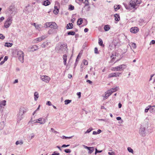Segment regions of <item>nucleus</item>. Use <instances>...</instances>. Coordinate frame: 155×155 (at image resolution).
Returning <instances> with one entry per match:
<instances>
[{
  "label": "nucleus",
  "instance_id": "obj_1",
  "mask_svg": "<svg viewBox=\"0 0 155 155\" xmlns=\"http://www.w3.org/2000/svg\"><path fill=\"white\" fill-rule=\"evenodd\" d=\"M15 53L17 55V57H18L20 61L22 63L24 61V54L23 52L20 50H17L15 51Z\"/></svg>",
  "mask_w": 155,
  "mask_h": 155
},
{
  "label": "nucleus",
  "instance_id": "obj_2",
  "mask_svg": "<svg viewBox=\"0 0 155 155\" xmlns=\"http://www.w3.org/2000/svg\"><path fill=\"white\" fill-rule=\"evenodd\" d=\"M67 50V45L66 44L61 45L57 50V52L60 54H63L66 53Z\"/></svg>",
  "mask_w": 155,
  "mask_h": 155
},
{
  "label": "nucleus",
  "instance_id": "obj_3",
  "mask_svg": "<svg viewBox=\"0 0 155 155\" xmlns=\"http://www.w3.org/2000/svg\"><path fill=\"white\" fill-rule=\"evenodd\" d=\"M45 27L46 28L49 27L51 28H57L58 26L56 24L53 22H46L44 25Z\"/></svg>",
  "mask_w": 155,
  "mask_h": 155
},
{
  "label": "nucleus",
  "instance_id": "obj_4",
  "mask_svg": "<svg viewBox=\"0 0 155 155\" xmlns=\"http://www.w3.org/2000/svg\"><path fill=\"white\" fill-rule=\"evenodd\" d=\"M25 112L24 110V108H20L18 114V122L20 121L21 120L23 119V116L24 113Z\"/></svg>",
  "mask_w": 155,
  "mask_h": 155
},
{
  "label": "nucleus",
  "instance_id": "obj_5",
  "mask_svg": "<svg viewBox=\"0 0 155 155\" xmlns=\"http://www.w3.org/2000/svg\"><path fill=\"white\" fill-rule=\"evenodd\" d=\"M12 21V18L10 17L8 18L4 24V26L6 28H8L11 25Z\"/></svg>",
  "mask_w": 155,
  "mask_h": 155
},
{
  "label": "nucleus",
  "instance_id": "obj_6",
  "mask_svg": "<svg viewBox=\"0 0 155 155\" xmlns=\"http://www.w3.org/2000/svg\"><path fill=\"white\" fill-rule=\"evenodd\" d=\"M119 89V87H113L112 88L108 90L107 91V92L110 95V96L113 92L116 91Z\"/></svg>",
  "mask_w": 155,
  "mask_h": 155
},
{
  "label": "nucleus",
  "instance_id": "obj_7",
  "mask_svg": "<svg viewBox=\"0 0 155 155\" xmlns=\"http://www.w3.org/2000/svg\"><path fill=\"white\" fill-rule=\"evenodd\" d=\"M139 133L142 136L144 137L146 135L145 127L141 126L139 130Z\"/></svg>",
  "mask_w": 155,
  "mask_h": 155
},
{
  "label": "nucleus",
  "instance_id": "obj_8",
  "mask_svg": "<svg viewBox=\"0 0 155 155\" xmlns=\"http://www.w3.org/2000/svg\"><path fill=\"white\" fill-rule=\"evenodd\" d=\"M41 78L42 80L47 83L49 82L50 80V78L46 75L41 76Z\"/></svg>",
  "mask_w": 155,
  "mask_h": 155
},
{
  "label": "nucleus",
  "instance_id": "obj_9",
  "mask_svg": "<svg viewBox=\"0 0 155 155\" xmlns=\"http://www.w3.org/2000/svg\"><path fill=\"white\" fill-rule=\"evenodd\" d=\"M134 0H130L129 3V6L131 8H135L137 6Z\"/></svg>",
  "mask_w": 155,
  "mask_h": 155
},
{
  "label": "nucleus",
  "instance_id": "obj_10",
  "mask_svg": "<svg viewBox=\"0 0 155 155\" xmlns=\"http://www.w3.org/2000/svg\"><path fill=\"white\" fill-rule=\"evenodd\" d=\"M139 29L137 27H134L130 29V31L133 33H136L139 31Z\"/></svg>",
  "mask_w": 155,
  "mask_h": 155
},
{
  "label": "nucleus",
  "instance_id": "obj_11",
  "mask_svg": "<svg viewBox=\"0 0 155 155\" xmlns=\"http://www.w3.org/2000/svg\"><path fill=\"white\" fill-rule=\"evenodd\" d=\"M118 71H120L121 70H123L124 69H125L126 68V66L125 64H121V65H119L118 66Z\"/></svg>",
  "mask_w": 155,
  "mask_h": 155
},
{
  "label": "nucleus",
  "instance_id": "obj_12",
  "mask_svg": "<svg viewBox=\"0 0 155 155\" xmlns=\"http://www.w3.org/2000/svg\"><path fill=\"white\" fill-rule=\"evenodd\" d=\"M37 121H39L38 122V123H39L42 124H43L45 123V119L41 118H39L37 120Z\"/></svg>",
  "mask_w": 155,
  "mask_h": 155
},
{
  "label": "nucleus",
  "instance_id": "obj_13",
  "mask_svg": "<svg viewBox=\"0 0 155 155\" xmlns=\"http://www.w3.org/2000/svg\"><path fill=\"white\" fill-rule=\"evenodd\" d=\"M50 43H49L47 42H45L43 43L41 45V46L42 48H45L46 47H48V46Z\"/></svg>",
  "mask_w": 155,
  "mask_h": 155
},
{
  "label": "nucleus",
  "instance_id": "obj_14",
  "mask_svg": "<svg viewBox=\"0 0 155 155\" xmlns=\"http://www.w3.org/2000/svg\"><path fill=\"white\" fill-rule=\"evenodd\" d=\"M121 74V73H119L118 72H117L114 73H111L110 74V77H116L117 76H119L120 74Z\"/></svg>",
  "mask_w": 155,
  "mask_h": 155
},
{
  "label": "nucleus",
  "instance_id": "obj_15",
  "mask_svg": "<svg viewBox=\"0 0 155 155\" xmlns=\"http://www.w3.org/2000/svg\"><path fill=\"white\" fill-rule=\"evenodd\" d=\"M85 148L89 150V153H91L94 151V149L93 147H88L86 146H84Z\"/></svg>",
  "mask_w": 155,
  "mask_h": 155
},
{
  "label": "nucleus",
  "instance_id": "obj_16",
  "mask_svg": "<svg viewBox=\"0 0 155 155\" xmlns=\"http://www.w3.org/2000/svg\"><path fill=\"white\" fill-rule=\"evenodd\" d=\"M115 20L116 21H119L120 20V17L118 14H116L114 15Z\"/></svg>",
  "mask_w": 155,
  "mask_h": 155
},
{
  "label": "nucleus",
  "instance_id": "obj_17",
  "mask_svg": "<svg viewBox=\"0 0 155 155\" xmlns=\"http://www.w3.org/2000/svg\"><path fill=\"white\" fill-rule=\"evenodd\" d=\"M56 28H51L48 31V33L49 34H51L55 33L56 31L54 29Z\"/></svg>",
  "mask_w": 155,
  "mask_h": 155
},
{
  "label": "nucleus",
  "instance_id": "obj_18",
  "mask_svg": "<svg viewBox=\"0 0 155 155\" xmlns=\"http://www.w3.org/2000/svg\"><path fill=\"white\" fill-rule=\"evenodd\" d=\"M73 25L72 23H69L66 26L67 29H71L73 28Z\"/></svg>",
  "mask_w": 155,
  "mask_h": 155
},
{
  "label": "nucleus",
  "instance_id": "obj_19",
  "mask_svg": "<svg viewBox=\"0 0 155 155\" xmlns=\"http://www.w3.org/2000/svg\"><path fill=\"white\" fill-rule=\"evenodd\" d=\"M63 58L64 60V65H66L67 64V55L66 54H64L63 55Z\"/></svg>",
  "mask_w": 155,
  "mask_h": 155
},
{
  "label": "nucleus",
  "instance_id": "obj_20",
  "mask_svg": "<svg viewBox=\"0 0 155 155\" xmlns=\"http://www.w3.org/2000/svg\"><path fill=\"white\" fill-rule=\"evenodd\" d=\"M41 39L40 37L37 38L33 41V43H35L41 41Z\"/></svg>",
  "mask_w": 155,
  "mask_h": 155
},
{
  "label": "nucleus",
  "instance_id": "obj_21",
  "mask_svg": "<svg viewBox=\"0 0 155 155\" xmlns=\"http://www.w3.org/2000/svg\"><path fill=\"white\" fill-rule=\"evenodd\" d=\"M83 22V19L81 18H79L77 21V24L78 25H81Z\"/></svg>",
  "mask_w": 155,
  "mask_h": 155
},
{
  "label": "nucleus",
  "instance_id": "obj_22",
  "mask_svg": "<svg viewBox=\"0 0 155 155\" xmlns=\"http://www.w3.org/2000/svg\"><path fill=\"white\" fill-rule=\"evenodd\" d=\"M150 111L151 113L155 112V106H151L150 108Z\"/></svg>",
  "mask_w": 155,
  "mask_h": 155
},
{
  "label": "nucleus",
  "instance_id": "obj_23",
  "mask_svg": "<svg viewBox=\"0 0 155 155\" xmlns=\"http://www.w3.org/2000/svg\"><path fill=\"white\" fill-rule=\"evenodd\" d=\"M39 97L38 94L37 92H35L34 93V100L37 101Z\"/></svg>",
  "mask_w": 155,
  "mask_h": 155
},
{
  "label": "nucleus",
  "instance_id": "obj_24",
  "mask_svg": "<svg viewBox=\"0 0 155 155\" xmlns=\"http://www.w3.org/2000/svg\"><path fill=\"white\" fill-rule=\"evenodd\" d=\"M110 28V26L108 25H105L104 27V29L106 31H108Z\"/></svg>",
  "mask_w": 155,
  "mask_h": 155
},
{
  "label": "nucleus",
  "instance_id": "obj_25",
  "mask_svg": "<svg viewBox=\"0 0 155 155\" xmlns=\"http://www.w3.org/2000/svg\"><path fill=\"white\" fill-rule=\"evenodd\" d=\"M67 34L68 35H75V32L72 31H71L68 32Z\"/></svg>",
  "mask_w": 155,
  "mask_h": 155
},
{
  "label": "nucleus",
  "instance_id": "obj_26",
  "mask_svg": "<svg viewBox=\"0 0 155 155\" xmlns=\"http://www.w3.org/2000/svg\"><path fill=\"white\" fill-rule=\"evenodd\" d=\"M31 48L32 49V51H33L37 50L38 49V47L37 45H35L33 46Z\"/></svg>",
  "mask_w": 155,
  "mask_h": 155
},
{
  "label": "nucleus",
  "instance_id": "obj_27",
  "mask_svg": "<svg viewBox=\"0 0 155 155\" xmlns=\"http://www.w3.org/2000/svg\"><path fill=\"white\" fill-rule=\"evenodd\" d=\"M98 43H99V45L100 46H103V47L104 46V44H103V41H102V40L101 38L99 39Z\"/></svg>",
  "mask_w": 155,
  "mask_h": 155
},
{
  "label": "nucleus",
  "instance_id": "obj_28",
  "mask_svg": "<svg viewBox=\"0 0 155 155\" xmlns=\"http://www.w3.org/2000/svg\"><path fill=\"white\" fill-rule=\"evenodd\" d=\"M13 44L12 43L6 42L5 44V46L7 47H11Z\"/></svg>",
  "mask_w": 155,
  "mask_h": 155
},
{
  "label": "nucleus",
  "instance_id": "obj_29",
  "mask_svg": "<svg viewBox=\"0 0 155 155\" xmlns=\"http://www.w3.org/2000/svg\"><path fill=\"white\" fill-rule=\"evenodd\" d=\"M41 25H37V26H35V28L38 30L39 31H40L41 30Z\"/></svg>",
  "mask_w": 155,
  "mask_h": 155
},
{
  "label": "nucleus",
  "instance_id": "obj_30",
  "mask_svg": "<svg viewBox=\"0 0 155 155\" xmlns=\"http://www.w3.org/2000/svg\"><path fill=\"white\" fill-rule=\"evenodd\" d=\"M8 12L10 14V16H12L15 15V12L13 11V10H9Z\"/></svg>",
  "mask_w": 155,
  "mask_h": 155
},
{
  "label": "nucleus",
  "instance_id": "obj_31",
  "mask_svg": "<svg viewBox=\"0 0 155 155\" xmlns=\"http://www.w3.org/2000/svg\"><path fill=\"white\" fill-rule=\"evenodd\" d=\"M136 5L137 6L138 5L140 4L141 2V0H134Z\"/></svg>",
  "mask_w": 155,
  "mask_h": 155
},
{
  "label": "nucleus",
  "instance_id": "obj_32",
  "mask_svg": "<svg viewBox=\"0 0 155 155\" xmlns=\"http://www.w3.org/2000/svg\"><path fill=\"white\" fill-rule=\"evenodd\" d=\"M114 7L115 10L119 9L120 8V5H114Z\"/></svg>",
  "mask_w": 155,
  "mask_h": 155
},
{
  "label": "nucleus",
  "instance_id": "obj_33",
  "mask_svg": "<svg viewBox=\"0 0 155 155\" xmlns=\"http://www.w3.org/2000/svg\"><path fill=\"white\" fill-rule=\"evenodd\" d=\"M50 4V2L48 0H46L44 2L43 5L45 6L48 5Z\"/></svg>",
  "mask_w": 155,
  "mask_h": 155
},
{
  "label": "nucleus",
  "instance_id": "obj_34",
  "mask_svg": "<svg viewBox=\"0 0 155 155\" xmlns=\"http://www.w3.org/2000/svg\"><path fill=\"white\" fill-rule=\"evenodd\" d=\"M93 129L90 127L89 129H88L86 132H85V134L88 133H89L90 132H91L92 130H93Z\"/></svg>",
  "mask_w": 155,
  "mask_h": 155
},
{
  "label": "nucleus",
  "instance_id": "obj_35",
  "mask_svg": "<svg viewBox=\"0 0 155 155\" xmlns=\"http://www.w3.org/2000/svg\"><path fill=\"white\" fill-rule=\"evenodd\" d=\"M128 151L130 153H133V150L130 147H128L127 148Z\"/></svg>",
  "mask_w": 155,
  "mask_h": 155
},
{
  "label": "nucleus",
  "instance_id": "obj_36",
  "mask_svg": "<svg viewBox=\"0 0 155 155\" xmlns=\"http://www.w3.org/2000/svg\"><path fill=\"white\" fill-rule=\"evenodd\" d=\"M71 100H66L64 102L65 104H68L71 103Z\"/></svg>",
  "mask_w": 155,
  "mask_h": 155
},
{
  "label": "nucleus",
  "instance_id": "obj_37",
  "mask_svg": "<svg viewBox=\"0 0 155 155\" xmlns=\"http://www.w3.org/2000/svg\"><path fill=\"white\" fill-rule=\"evenodd\" d=\"M23 143V142L21 140V141H17L16 142L15 144L16 145L18 144H22Z\"/></svg>",
  "mask_w": 155,
  "mask_h": 155
},
{
  "label": "nucleus",
  "instance_id": "obj_38",
  "mask_svg": "<svg viewBox=\"0 0 155 155\" xmlns=\"http://www.w3.org/2000/svg\"><path fill=\"white\" fill-rule=\"evenodd\" d=\"M47 36L46 35H42L41 37H40V38H41V41L44 39H45V38H47Z\"/></svg>",
  "mask_w": 155,
  "mask_h": 155
},
{
  "label": "nucleus",
  "instance_id": "obj_39",
  "mask_svg": "<svg viewBox=\"0 0 155 155\" xmlns=\"http://www.w3.org/2000/svg\"><path fill=\"white\" fill-rule=\"evenodd\" d=\"M151 107L150 105H149L146 108L145 110V113L147 112L149 110H150V108Z\"/></svg>",
  "mask_w": 155,
  "mask_h": 155
},
{
  "label": "nucleus",
  "instance_id": "obj_40",
  "mask_svg": "<svg viewBox=\"0 0 155 155\" xmlns=\"http://www.w3.org/2000/svg\"><path fill=\"white\" fill-rule=\"evenodd\" d=\"M109 96L110 95L108 94L107 92H106L105 96L104 97V99H107Z\"/></svg>",
  "mask_w": 155,
  "mask_h": 155
},
{
  "label": "nucleus",
  "instance_id": "obj_41",
  "mask_svg": "<svg viewBox=\"0 0 155 155\" xmlns=\"http://www.w3.org/2000/svg\"><path fill=\"white\" fill-rule=\"evenodd\" d=\"M30 122H31V123L32 124H34L35 123H38V121H37V120H33L32 119H31L30 120V121L29 122V123Z\"/></svg>",
  "mask_w": 155,
  "mask_h": 155
},
{
  "label": "nucleus",
  "instance_id": "obj_42",
  "mask_svg": "<svg viewBox=\"0 0 155 155\" xmlns=\"http://www.w3.org/2000/svg\"><path fill=\"white\" fill-rule=\"evenodd\" d=\"M6 101L5 100H3L1 102V104L2 105L5 106L6 105Z\"/></svg>",
  "mask_w": 155,
  "mask_h": 155
},
{
  "label": "nucleus",
  "instance_id": "obj_43",
  "mask_svg": "<svg viewBox=\"0 0 155 155\" xmlns=\"http://www.w3.org/2000/svg\"><path fill=\"white\" fill-rule=\"evenodd\" d=\"M59 5L58 3L55 4V6H54V9H55V10H59V9L60 8H59L58 7V6Z\"/></svg>",
  "mask_w": 155,
  "mask_h": 155
},
{
  "label": "nucleus",
  "instance_id": "obj_44",
  "mask_svg": "<svg viewBox=\"0 0 155 155\" xmlns=\"http://www.w3.org/2000/svg\"><path fill=\"white\" fill-rule=\"evenodd\" d=\"M64 152L67 153H71V151L69 149H66L64 150Z\"/></svg>",
  "mask_w": 155,
  "mask_h": 155
},
{
  "label": "nucleus",
  "instance_id": "obj_45",
  "mask_svg": "<svg viewBox=\"0 0 155 155\" xmlns=\"http://www.w3.org/2000/svg\"><path fill=\"white\" fill-rule=\"evenodd\" d=\"M74 8V6L72 5H69V9L70 10H73Z\"/></svg>",
  "mask_w": 155,
  "mask_h": 155
},
{
  "label": "nucleus",
  "instance_id": "obj_46",
  "mask_svg": "<svg viewBox=\"0 0 155 155\" xmlns=\"http://www.w3.org/2000/svg\"><path fill=\"white\" fill-rule=\"evenodd\" d=\"M30 136L29 137L30 140H31L35 137V134L33 133H32L30 134Z\"/></svg>",
  "mask_w": 155,
  "mask_h": 155
},
{
  "label": "nucleus",
  "instance_id": "obj_47",
  "mask_svg": "<svg viewBox=\"0 0 155 155\" xmlns=\"http://www.w3.org/2000/svg\"><path fill=\"white\" fill-rule=\"evenodd\" d=\"M5 38V37L3 34H0V39L2 40H3Z\"/></svg>",
  "mask_w": 155,
  "mask_h": 155
},
{
  "label": "nucleus",
  "instance_id": "obj_48",
  "mask_svg": "<svg viewBox=\"0 0 155 155\" xmlns=\"http://www.w3.org/2000/svg\"><path fill=\"white\" fill-rule=\"evenodd\" d=\"M83 62L84 65H87L88 64L87 61L86 60H83Z\"/></svg>",
  "mask_w": 155,
  "mask_h": 155
},
{
  "label": "nucleus",
  "instance_id": "obj_49",
  "mask_svg": "<svg viewBox=\"0 0 155 155\" xmlns=\"http://www.w3.org/2000/svg\"><path fill=\"white\" fill-rule=\"evenodd\" d=\"M132 47L134 48H135L136 47V44L135 43H133L132 44Z\"/></svg>",
  "mask_w": 155,
  "mask_h": 155
},
{
  "label": "nucleus",
  "instance_id": "obj_50",
  "mask_svg": "<svg viewBox=\"0 0 155 155\" xmlns=\"http://www.w3.org/2000/svg\"><path fill=\"white\" fill-rule=\"evenodd\" d=\"M94 53L96 54H98V49L97 47H95L94 48Z\"/></svg>",
  "mask_w": 155,
  "mask_h": 155
},
{
  "label": "nucleus",
  "instance_id": "obj_51",
  "mask_svg": "<svg viewBox=\"0 0 155 155\" xmlns=\"http://www.w3.org/2000/svg\"><path fill=\"white\" fill-rule=\"evenodd\" d=\"M46 104L48 106H51L52 105L51 102L50 101H47Z\"/></svg>",
  "mask_w": 155,
  "mask_h": 155
},
{
  "label": "nucleus",
  "instance_id": "obj_52",
  "mask_svg": "<svg viewBox=\"0 0 155 155\" xmlns=\"http://www.w3.org/2000/svg\"><path fill=\"white\" fill-rule=\"evenodd\" d=\"M59 12V10H53V13L56 15Z\"/></svg>",
  "mask_w": 155,
  "mask_h": 155
},
{
  "label": "nucleus",
  "instance_id": "obj_53",
  "mask_svg": "<svg viewBox=\"0 0 155 155\" xmlns=\"http://www.w3.org/2000/svg\"><path fill=\"white\" fill-rule=\"evenodd\" d=\"M102 151V150H97V149H96L95 152V154H96L97 153H101Z\"/></svg>",
  "mask_w": 155,
  "mask_h": 155
},
{
  "label": "nucleus",
  "instance_id": "obj_54",
  "mask_svg": "<svg viewBox=\"0 0 155 155\" xmlns=\"http://www.w3.org/2000/svg\"><path fill=\"white\" fill-rule=\"evenodd\" d=\"M117 68V66L113 68V70L114 71H118V68Z\"/></svg>",
  "mask_w": 155,
  "mask_h": 155
},
{
  "label": "nucleus",
  "instance_id": "obj_55",
  "mask_svg": "<svg viewBox=\"0 0 155 155\" xmlns=\"http://www.w3.org/2000/svg\"><path fill=\"white\" fill-rule=\"evenodd\" d=\"M69 146H70V145H69V144H68V145L63 144L62 146V147H68Z\"/></svg>",
  "mask_w": 155,
  "mask_h": 155
},
{
  "label": "nucleus",
  "instance_id": "obj_56",
  "mask_svg": "<svg viewBox=\"0 0 155 155\" xmlns=\"http://www.w3.org/2000/svg\"><path fill=\"white\" fill-rule=\"evenodd\" d=\"M8 57L7 56H5L4 58L3 61L5 62L8 60Z\"/></svg>",
  "mask_w": 155,
  "mask_h": 155
},
{
  "label": "nucleus",
  "instance_id": "obj_57",
  "mask_svg": "<svg viewBox=\"0 0 155 155\" xmlns=\"http://www.w3.org/2000/svg\"><path fill=\"white\" fill-rule=\"evenodd\" d=\"M155 44V40H152L150 42V44Z\"/></svg>",
  "mask_w": 155,
  "mask_h": 155
},
{
  "label": "nucleus",
  "instance_id": "obj_58",
  "mask_svg": "<svg viewBox=\"0 0 155 155\" xmlns=\"http://www.w3.org/2000/svg\"><path fill=\"white\" fill-rule=\"evenodd\" d=\"M51 130H52L53 131V132L54 133H58V132L55 130H54V129L53 128H51Z\"/></svg>",
  "mask_w": 155,
  "mask_h": 155
},
{
  "label": "nucleus",
  "instance_id": "obj_59",
  "mask_svg": "<svg viewBox=\"0 0 155 155\" xmlns=\"http://www.w3.org/2000/svg\"><path fill=\"white\" fill-rule=\"evenodd\" d=\"M4 19V18L3 17H2L0 18V22H2Z\"/></svg>",
  "mask_w": 155,
  "mask_h": 155
},
{
  "label": "nucleus",
  "instance_id": "obj_60",
  "mask_svg": "<svg viewBox=\"0 0 155 155\" xmlns=\"http://www.w3.org/2000/svg\"><path fill=\"white\" fill-rule=\"evenodd\" d=\"M81 93L80 92H78L77 94V95L78 96L79 98H80L81 97Z\"/></svg>",
  "mask_w": 155,
  "mask_h": 155
},
{
  "label": "nucleus",
  "instance_id": "obj_61",
  "mask_svg": "<svg viewBox=\"0 0 155 155\" xmlns=\"http://www.w3.org/2000/svg\"><path fill=\"white\" fill-rule=\"evenodd\" d=\"M59 153H56L55 152H54L51 155H59Z\"/></svg>",
  "mask_w": 155,
  "mask_h": 155
},
{
  "label": "nucleus",
  "instance_id": "obj_62",
  "mask_svg": "<svg viewBox=\"0 0 155 155\" xmlns=\"http://www.w3.org/2000/svg\"><path fill=\"white\" fill-rule=\"evenodd\" d=\"M108 154L109 155H115L114 153L113 152H109L108 153Z\"/></svg>",
  "mask_w": 155,
  "mask_h": 155
},
{
  "label": "nucleus",
  "instance_id": "obj_63",
  "mask_svg": "<svg viewBox=\"0 0 155 155\" xmlns=\"http://www.w3.org/2000/svg\"><path fill=\"white\" fill-rule=\"evenodd\" d=\"M87 82H88V83H89V84H91L92 83V82L90 81V80H87Z\"/></svg>",
  "mask_w": 155,
  "mask_h": 155
},
{
  "label": "nucleus",
  "instance_id": "obj_64",
  "mask_svg": "<svg viewBox=\"0 0 155 155\" xmlns=\"http://www.w3.org/2000/svg\"><path fill=\"white\" fill-rule=\"evenodd\" d=\"M68 77L69 78H71L72 77V75L71 74H69Z\"/></svg>",
  "mask_w": 155,
  "mask_h": 155
}]
</instances>
